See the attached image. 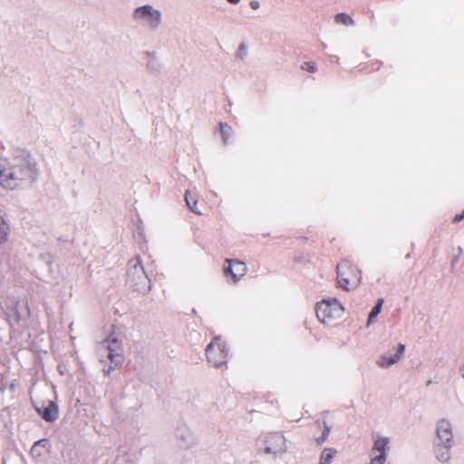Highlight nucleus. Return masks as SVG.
<instances>
[{
    "instance_id": "nucleus-1",
    "label": "nucleus",
    "mask_w": 464,
    "mask_h": 464,
    "mask_svg": "<svg viewBox=\"0 0 464 464\" xmlns=\"http://www.w3.org/2000/svg\"><path fill=\"white\" fill-rule=\"evenodd\" d=\"M38 176L35 160L28 153H21L10 159L0 158V186L16 189L30 186Z\"/></svg>"
},
{
    "instance_id": "nucleus-2",
    "label": "nucleus",
    "mask_w": 464,
    "mask_h": 464,
    "mask_svg": "<svg viewBox=\"0 0 464 464\" xmlns=\"http://www.w3.org/2000/svg\"><path fill=\"white\" fill-rule=\"evenodd\" d=\"M132 19L150 31H157L163 24V14L153 5L144 4L133 9Z\"/></svg>"
},
{
    "instance_id": "nucleus-3",
    "label": "nucleus",
    "mask_w": 464,
    "mask_h": 464,
    "mask_svg": "<svg viewBox=\"0 0 464 464\" xmlns=\"http://www.w3.org/2000/svg\"><path fill=\"white\" fill-rule=\"evenodd\" d=\"M362 276L360 270L347 261L337 266V284L345 291H352L357 288L361 283Z\"/></svg>"
},
{
    "instance_id": "nucleus-4",
    "label": "nucleus",
    "mask_w": 464,
    "mask_h": 464,
    "mask_svg": "<svg viewBox=\"0 0 464 464\" xmlns=\"http://www.w3.org/2000/svg\"><path fill=\"white\" fill-rule=\"evenodd\" d=\"M343 312V305L336 298L324 299L318 302L315 307L317 319L324 324H329L341 318Z\"/></svg>"
},
{
    "instance_id": "nucleus-5",
    "label": "nucleus",
    "mask_w": 464,
    "mask_h": 464,
    "mask_svg": "<svg viewBox=\"0 0 464 464\" xmlns=\"http://www.w3.org/2000/svg\"><path fill=\"white\" fill-rule=\"evenodd\" d=\"M128 283L137 291L144 292L149 289V279L139 258L132 259L128 266Z\"/></svg>"
},
{
    "instance_id": "nucleus-6",
    "label": "nucleus",
    "mask_w": 464,
    "mask_h": 464,
    "mask_svg": "<svg viewBox=\"0 0 464 464\" xmlns=\"http://www.w3.org/2000/svg\"><path fill=\"white\" fill-rule=\"evenodd\" d=\"M207 358L212 366L218 368L227 362L226 343L220 338H215L207 347Z\"/></svg>"
},
{
    "instance_id": "nucleus-7",
    "label": "nucleus",
    "mask_w": 464,
    "mask_h": 464,
    "mask_svg": "<svg viewBox=\"0 0 464 464\" xmlns=\"http://www.w3.org/2000/svg\"><path fill=\"white\" fill-rule=\"evenodd\" d=\"M266 444L265 453L271 455H280L286 451L287 446L285 438L279 432H268L264 436Z\"/></svg>"
},
{
    "instance_id": "nucleus-8",
    "label": "nucleus",
    "mask_w": 464,
    "mask_h": 464,
    "mask_svg": "<svg viewBox=\"0 0 464 464\" xmlns=\"http://www.w3.org/2000/svg\"><path fill=\"white\" fill-rule=\"evenodd\" d=\"M433 442L454 444L453 424L448 418H440L435 422V439Z\"/></svg>"
},
{
    "instance_id": "nucleus-9",
    "label": "nucleus",
    "mask_w": 464,
    "mask_h": 464,
    "mask_svg": "<svg viewBox=\"0 0 464 464\" xmlns=\"http://www.w3.org/2000/svg\"><path fill=\"white\" fill-rule=\"evenodd\" d=\"M34 408L45 421L53 422L58 419V407L52 401H48L46 402L36 401L34 402Z\"/></svg>"
},
{
    "instance_id": "nucleus-10",
    "label": "nucleus",
    "mask_w": 464,
    "mask_h": 464,
    "mask_svg": "<svg viewBox=\"0 0 464 464\" xmlns=\"http://www.w3.org/2000/svg\"><path fill=\"white\" fill-rule=\"evenodd\" d=\"M144 59L145 68L150 73L160 74L164 70V61L158 53L147 51L144 53Z\"/></svg>"
},
{
    "instance_id": "nucleus-11",
    "label": "nucleus",
    "mask_w": 464,
    "mask_h": 464,
    "mask_svg": "<svg viewBox=\"0 0 464 464\" xmlns=\"http://www.w3.org/2000/svg\"><path fill=\"white\" fill-rule=\"evenodd\" d=\"M404 351L405 345L401 343L393 353H387L382 354L378 358L376 363L382 369H388L401 360L404 353Z\"/></svg>"
},
{
    "instance_id": "nucleus-12",
    "label": "nucleus",
    "mask_w": 464,
    "mask_h": 464,
    "mask_svg": "<svg viewBox=\"0 0 464 464\" xmlns=\"http://www.w3.org/2000/svg\"><path fill=\"white\" fill-rule=\"evenodd\" d=\"M227 266L224 268L227 277L236 283L239 281L246 273V266L244 263L238 261L227 260Z\"/></svg>"
},
{
    "instance_id": "nucleus-13",
    "label": "nucleus",
    "mask_w": 464,
    "mask_h": 464,
    "mask_svg": "<svg viewBox=\"0 0 464 464\" xmlns=\"http://www.w3.org/2000/svg\"><path fill=\"white\" fill-rule=\"evenodd\" d=\"M108 357L111 363L118 365L122 362V348L121 342L116 337H109L106 342Z\"/></svg>"
},
{
    "instance_id": "nucleus-14",
    "label": "nucleus",
    "mask_w": 464,
    "mask_h": 464,
    "mask_svg": "<svg viewBox=\"0 0 464 464\" xmlns=\"http://www.w3.org/2000/svg\"><path fill=\"white\" fill-rule=\"evenodd\" d=\"M453 445L454 444L433 442V452L435 459L442 464L448 463L451 458L450 450Z\"/></svg>"
},
{
    "instance_id": "nucleus-15",
    "label": "nucleus",
    "mask_w": 464,
    "mask_h": 464,
    "mask_svg": "<svg viewBox=\"0 0 464 464\" xmlns=\"http://www.w3.org/2000/svg\"><path fill=\"white\" fill-rule=\"evenodd\" d=\"M51 451V443L47 439H42L34 443L31 448L30 455L34 459H39L42 457L49 454Z\"/></svg>"
},
{
    "instance_id": "nucleus-16",
    "label": "nucleus",
    "mask_w": 464,
    "mask_h": 464,
    "mask_svg": "<svg viewBox=\"0 0 464 464\" xmlns=\"http://www.w3.org/2000/svg\"><path fill=\"white\" fill-rule=\"evenodd\" d=\"M176 437L181 440L184 446H190L195 442V438L192 430L183 425L177 429Z\"/></svg>"
},
{
    "instance_id": "nucleus-17",
    "label": "nucleus",
    "mask_w": 464,
    "mask_h": 464,
    "mask_svg": "<svg viewBox=\"0 0 464 464\" xmlns=\"http://www.w3.org/2000/svg\"><path fill=\"white\" fill-rule=\"evenodd\" d=\"M11 234V227L8 221L0 212V245L8 242Z\"/></svg>"
},
{
    "instance_id": "nucleus-18",
    "label": "nucleus",
    "mask_w": 464,
    "mask_h": 464,
    "mask_svg": "<svg viewBox=\"0 0 464 464\" xmlns=\"http://www.w3.org/2000/svg\"><path fill=\"white\" fill-rule=\"evenodd\" d=\"M389 439L386 437L378 438L372 448V454H382L386 456L388 450Z\"/></svg>"
},
{
    "instance_id": "nucleus-19",
    "label": "nucleus",
    "mask_w": 464,
    "mask_h": 464,
    "mask_svg": "<svg viewBox=\"0 0 464 464\" xmlns=\"http://www.w3.org/2000/svg\"><path fill=\"white\" fill-rule=\"evenodd\" d=\"M336 453L337 450L334 449H324L321 452L319 464H331Z\"/></svg>"
},
{
    "instance_id": "nucleus-20",
    "label": "nucleus",
    "mask_w": 464,
    "mask_h": 464,
    "mask_svg": "<svg viewBox=\"0 0 464 464\" xmlns=\"http://www.w3.org/2000/svg\"><path fill=\"white\" fill-rule=\"evenodd\" d=\"M382 303H383L382 299H380L378 301V303L376 304V305L372 308V310L370 313L369 317H368L367 326H369L374 321V319L378 316V314L381 313L382 307Z\"/></svg>"
},
{
    "instance_id": "nucleus-21",
    "label": "nucleus",
    "mask_w": 464,
    "mask_h": 464,
    "mask_svg": "<svg viewBox=\"0 0 464 464\" xmlns=\"http://www.w3.org/2000/svg\"><path fill=\"white\" fill-rule=\"evenodd\" d=\"M185 200L190 210L196 214L200 215L201 212L197 208V200L190 195L189 192L186 193Z\"/></svg>"
},
{
    "instance_id": "nucleus-22",
    "label": "nucleus",
    "mask_w": 464,
    "mask_h": 464,
    "mask_svg": "<svg viewBox=\"0 0 464 464\" xmlns=\"http://www.w3.org/2000/svg\"><path fill=\"white\" fill-rule=\"evenodd\" d=\"M249 53V47L246 43H241L237 50V57L240 60H245Z\"/></svg>"
},
{
    "instance_id": "nucleus-23",
    "label": "nucleus",
    "mask_w": 464,
    "mask_h": 464,
    "mask_svg": "<svg viewBox=\"0 0 464 464\" xmlns=\"http://www.w3.org/2000/svg\"><path fill=\"white\" fill-rule=\"evenodd\" d=\"M335 22L345 25H351L353 24V19L345 14H338L335 16Z\"/></svg>"
},
{
    "instance_id": "nucleus-24",
    "label": "nucleus",
    "mask_w": 464,
    "mask_h": 464,
    "mask_svg": "<svg viewBox=\"0 0 464 464\" xmlns=\"http://www.w3.org/2000/svg\"><path fill=\"white\" fill-rule=\"evenodd\" d=\"M220 131L222 133L224 140H227V138L232 133V129L228 125L221 123L220 124Z\"/></svg>"
},
{
    "instance_id": "nucleus-25",
    "label": "nucleus",
    "mask_w": 464,
    "mask_h": 464,
    "mask_svg": "<svg viewBox=\"0 0 464 464\" xmlns=\"http://www.w3.org/2000/svg\"><path fill=\"white\" fill-rule=\"evenodd\" d=\"M386 460V456L382 454H372V458L371 459V464H384Z\"/></svg>"
},
{
    "instance_id": "nucleus-26",
    "label": "nucleus",
    "mask_w": 464,
    "mask_h": 464,
    "mask_svg": "<svg viewBox=\"0 0 464 464\" xmlns=\"http://www.w3.org/2000/svg\"><path fill=\"white\" fill-rule=\"evenodd\" d=\"M328 436H329V428H326L324 430L322 437L317 439V442L319 444L323 443L327 439Z\"/></svg>"
},
{
    "instance_id": "nucleus-27",
    "label": "nucleus",
    "mask_w": 464,
    "mask_h": 464,
    "mask_svg": "<svg viewBox=\"0 0 464 464\" xmlns=\"http://www.w3.org/2000/svg\"><path fill=\"white\" fill-rule=\"evenodd\" d=\"M302 68L304 70H308V71H311V72H314L315 70V66L314 63H304L302 66Z\"/></svg>"
},
{
    "instance_id": "nucleus-28",
    "label": "nucleus",
    "mask_w": 464,
    "mask_h": 464,
    "mask_svg": "<svg viewBox=\"0 0 464 464\" xmlns=\"http://www.w3.org/2000/svg\"><path fill=\"white\" fill-rule=\"evenodd\" d=\"M249 5L253 10H257L260 7V3L257 0H252L250 1Z\"/></svg>"
},
{
    "instance_id": "nucleus-29",
    "label": "nucleus",
    "mask_w": 464,
    "mask_h": 464,
    "mask_svg": "<svg viewBox=\"0 0 464 464\" xmlns=\"http://www.w3.org/2000/svg\"><path fill=\"white\" fill-rule=\"evenodd\" d=\"M462 218H463V215H462V214L457 215V216H455V218H454V222H459V221H460Z\"/></svg>"
},
{
    "instance_id": "nucleus-30",
    "label": "nucleus",
    "mask_w": 464,
    "mask_h": 464,
    "mask_svg": "<svg viewBox=\"0 0 464 464\" xmlns=\"http://www.w3.org/2000/svg\"><path fill=\"white\" fill-rule=\"evenodd\" d=\"M231 5H237L241 0H227Z\"/></svg>"
},
{
    "instance_id": "nucleus-31",
    "label": "nucleus",
    "mask_w": 464,
    "mask_h": 464,
    "mask_svg": "<svg viewBox=\"0 0 464 464\" xmlns=\"http://www.w3.org/2000/svg\"><path fill=\"white\" fill-rule=\"evenodd\" d=\"M70 330L72 331V324H70Z\"/></svg>"
}]
</instances>
